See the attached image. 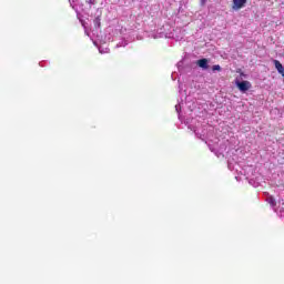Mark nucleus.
Returning <instances> with one entry per match:
<instances>
[{
  "label": "nucleus",
  "mask_w": 284,
  "mask_h": 284,
  "mask_svg": "<svg viewBox=\"0 0 284 284\" xmlns=\"http://www.w3.org/2000/svg\"><path fill=\"white\" fill-rule=\"evenodd\" d=\"M236 87L239 88L240 92H247V90H250V88H252V83H250V81H235Z\"/></svg>",
  "instance_id": "obj_1"
},
{
  "label": "nucleus",
  "mask_w": 284,
  "mask_h": 284,
  "mask_svg": "<svg viewBox=\"0 0 284 284\" xmlns=\"http://www.w3.org/2000/svg\"><path fill=\"white\" fill-rule=\"evenodd\" d=\"M245 6H247V0H233L232 10H235L237 12V10H243Z\"/></svg>",
  "instance_id": "obj_2"
},
{
  "label": "nucleus",
  "mask_w": 284,
  "mask_h": 284,
  "mask_svg": "<svg viewBox=\"0 0 284 284\" xmlns=\"http://www.w3.org/2000/svg\"><path fill=\"white\" fill-rule=\"evenodd\" d=\"M273 63L275 65V69L277 70L278 74H281L282 77L284 75V68L283 64L281 63V61L278 60H273Z\"/></svg>",
  "instance_id": "obj_3"
},
{
  "label": "nucleus",
  "mask_w": 284,
  "mask_h": 284,
  "mask_svg": "<svg viewBox=\"0 0 284 284\" xmlns=\"http://www.w3.org/2000/svg\"><path fill=\"white\" fill-rule=\"evenodd\" d=\"M197 65L199 68H202L203 70H207L209 65H207V59H200L197 60Z\"/></svg>",
  "instance_id": "obj_4"
},
{
  "label": "nucleus",
  "mask_w": 284,
  "mask_h": 284,
  "mask_svg": "<svg viewBox=\"0 0 284 284\" xmlns=\"http://www.w3.org/2000/svg\"><path fill=\"white\" fill-rule=\"evenodd\" d=\"M212 70H213V72H216V71L221 72V65L215 64V65H213Z\"/></svg>",
  "instance_id": "obj_5"
},
{
  "label": "nucleus",
  "mask_w": 284,
  "mask_h": 284,
  "mask_svg": "<svg viewBox=\"0 0 284 284\" xmlns=\"http://www.w3.org/2000/svg\"><path fill=\"white\" fill-rule=\"evenodd\" d=\"M207 0H201V3H202V6H205V2H206Z\"/></svg>",
  "instance_id": "obj_6"
},
{
  "label": "nucleus",
  "mask_w": 284,
  "mask_h": 284,
  "mask_svg": "<svg viewBox=\"0 0 284 284\" xmlns=\"http://www.w3.org/2000/svg\"><path fill=\"white\" fill-rule=\"evenodd\" d=\"M240 74H241V77H245V73H243V72H241Z\"/></svg>",
  "instance_id": "obj_7"
}]
</instances>
